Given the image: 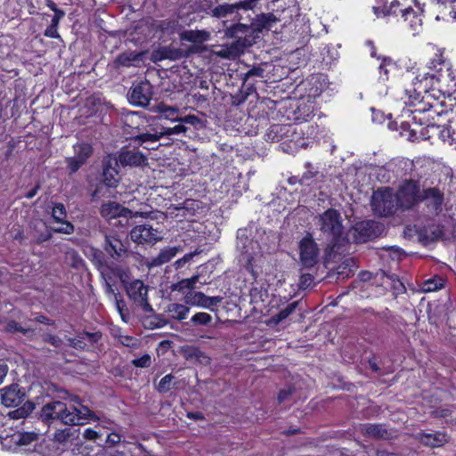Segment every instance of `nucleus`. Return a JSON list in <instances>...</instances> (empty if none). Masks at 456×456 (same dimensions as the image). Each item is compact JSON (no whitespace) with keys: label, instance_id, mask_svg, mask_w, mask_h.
<instances>
[{"label":"nucleus","instance_id":"1","mask_svg":"<svg viewBox=\"0 0 456 456\" xmlns=\"http://www.w3.org/2000/svg\"><path fill=\"white\" fill-rule=\"evenodd\" d=\"M70 402L73 403L53 401L45 404L40 410V419L48 425L59 420L65 426H82L98 419L94 411L81 404L77 396L71 397Z\"/></svg>","mask_w":456,"mask_h":456},{"label":"nucleus","instance_id":"2","mask_svg":"<svg viewBox=\"0 0 456 456\" xmlns=\"http://www.w3.org/2000/svg\"><path fill=\"white\" fill-rule=\"evenodd\" d=\"M316 225L323 233L325 238L333 245L337 243L343 232L342 219L340 213L334 209L329 208L316 217Z\"/></svg>","mask_w":456,"mask_h":456},{"label":"nucleus","instance_id":"3","mask_svg":"<svg viewBox=\"0 0 456 456\" xmlns=\"http://www.w3.org/2000/svg\"><path fill=\"white\" fill-rule=\"evenodd\" d=\"M400 207L396 193L391 188L377 190L371 198V208L379 216H389Z\"/></svg>","mask_w":456,"mask_h":456},{"label":"nucleus","instance_id":"4","mask_svg":"<svg viewBox=\"0 0 456 456\" xmlns=\"http://www.w3.org/2000/svg\"><path fill=\"white\" fill-rule=\"evenodd\" d=\"M127 297L134 305L141 307L145 313H153L148 298L149 287L139 279L123 283Z\"/></svg>","mask_w":456,"mask_h":456},{"label":"nucleus","instance_id":"5","mask_svg":"<svg viewBox=\"0 0 456 456\" xmlns=\"http://www.w3.org/2000/svg\"><path fill=\"white\" fill-rule=\"evenodd\" d=\"M422 187L419 181L405 180L403 182L396 193L400 207L403 209H411L419 204Z\"/></svg>","mask_w":456,"mask_h":456},{"label":"nucleus","instance_id":"6","mask_svg":"<svg viewBox=\"0 0 456 456\" xmlns=\"http://www.w3.org/2000/svg\"><path fill=\"white\" fill-rule=\"evenodd\" d=\"M298 248L299 261L304 268L310 269L318 263L320 248L310 233L299 241Z\"/></svg>","mask_w":456,"mask_h":456},{"label":"nucleus","instance_id":"7","mask_svg":"<svg viewBox=\"0 0 456 456\" xmlns=\"http://www.w3.org/2000/svg\"><path fill=\"white\" fill-rule=\"evenodd\" d=\"M137 120H140L141 122H143L142 118L138 116L135 112L128 113L125 116L124 123L126 126H130L134 130V132L132 133L131 139L134 142H138V144L142 145L146 142H156L159 141V135L156 134H149L147 131L142 129L140 126V122H137Z\"/></svg>","mask_w":456,"mask_h":456},{"label":"nucleus","instance_id":"8","mask_svg":"<svg viewBox=\"0 0 456 456\" xmlns=\"http://www.w3.org/2000/svg\"><path fill=\"white\" fill-rule=\"evenodd\" d=\"M103 250L115 261H122L129 256L127 244L118 234H106L102 245Z\"/></svg>","mask_w":456,"mask_h":456},{"label":"nucleus","instance_id":"9","mask_svg":"<svg viewBox=\"0 0 456 456\" xmlns=\"http://www.w3.org/2000/svg\"><path fill=\"white\" fill-rule=\"evenodd\" d=\"M73 149L74 156L65 159V162L70 174L76 173L82 166H84L94 152L92 145L86 142L76 143L73 146Z\"/></svg>","mask_w":456,"mask_h":456},{"label":"nucleus","instance_id":"10","mask_svg":"<svg viewBox=\"0 0 456 456\" xmlns=\"http://www.w3.org/2000/svg\"><path fill=\"white\" fill-rule=\"evenodd\" d=\"M152 97V86L145 80L133 84L128 93V100L134 106L147 107Z\"/></svg>","mask_w":456,"mask_h":456},{"label":"nucleus","instance_id":"11","mask_svg":"<svg viewBox=\"0 0 456 456\" xmlns=\"http://www.w3.org/2000/svg\"><path fill=\"white\" fill-rule=\"evenodd\" d=\"M383 232L380 224L366 220L358 222L354 227V237L357 242H366L379 237Z\"/></svg>","mask_w":456,"mask_h":456},{"label":"nucleus","instance_id":"12","mask_svg":"<svg viewBox=\"0 0 456 456\" xmlns=\"http://www.w3.org/2000/svg\"><path fill=\"white\" fill-rule=\"evenodd\" d=\"M131 240L138 244H155L161 240V233L149 224H140L134 226L130 232Z\"/></svg>","mask_w":456,"mask_h":456},{"label":"nucleus","instance_id":"13","mask_svg":"<svg viewBox=\"0 0 456 456\" xmlns=\"http://www.w3.org/2000/svg\"><path fill=\"white\" fill-rule=\"evenodd\" d=\"M444 201V191L438 187H422L420 202H424L428 209L435 214H438L443 209Z\"/></svg>","mask_w":456,"mask_h":456},{"label":"nucleus","instance_id":"14","mask_svg":"<svg viewBox=\"0 0 456 456\" xmlns=\"http://www.w3.org/2000/svg\"><path fill=\"white\" fill-rule=\"evenodd\" d=\"M68 426L56 428L51 441L61 450L67 449L79 437V430Z\"/></svg>","mask_w":456,"mask_h":456},{"label":"nucleus","instance_id":"15","mask_svg":"<svg viewBox=\"0 0 456 456\" xmlns=\"http://www.w3.org/2000/svg\"><path fill=\"white\" fill-rule=\"evenodd\" d=\"M120 166L116 155L109 154L102 160L103 182L109 187H116L118 179V167Z\"/></svg>","mask_w":456,"mask_h":456},{"label":"nucleus","instance_id":"16","mask_svg":"<svg viewBox=\"0 0 456 456\" xmlns=\"http://www.w3.org/2000/svg\"><path fill=\"white\" fill-rule=\"evenodd\" d=\"M101 216L108 220L124 216V217H137L142 216L141 212L133 213L130 209L124 208L119 203L115 201H108L103 203L100 208Z\"/></svg>","mask_w":456,"mask_h":456},{"label":"nucleus","instance_id":"17","mask_svg":"<svg viewBox=\"0 0 456 456\" xmlns=\"http://www.w3.org/2000/svg\"><path fill=\"white\" fill-rule=\"evenodd\" d=\"M121 167H141L148 165L147 157L136 150H122L117 156Z\"/></svg>","mask_w":456,"mask_h":456},{"label":"nucleus","instance_id":"18","mask_svg":"<svg viewBox=\"0 0 456 456\" xmlns=\"http://www.w3.org/2000/svg\"><path fill=\"white\" fill-rule=\"evenodd\" d=\"M97 271L104 281H116V279L118 278L122 283H125L128 278L127 273L124 268L108 260Z\"/></svg>","mask_w":456,"mask_h":456},{"label":"nucleus","instance_id":"19","mask_svg":"<svg viewBox=\"0 0 456 456\" xmlns=\"http://www.w3.org/2000/svg\"><path fill=\"white\" fill-rule=\"evenodd\" d=\"M1 392V402L5 407H16L25 399V393L18 385L6 387Z\"/></svg>","mask_w":456,"mask_h":456},{"label":"nucleus","instance_id":"20","mask_svg":"<svg viewBox=\"0 0 456 456\" xmlns=\"http://www.w3.org/2000/svg\"><path fill=\"white\" fill-rule=\"evenodd\" d=\"M361 432L372 439L389 440L396 436L394 430L387 428L382 424H364L361 427Z\"/></svg>","mask_w":456,"mask_h":456},{"label":"nucleus","instance_id":"21","mask_svg":"<svg viewBox=\"0 0 456 456\" xmlns=\"http://www.w3.org/2000/svg\"><path fill=\"white\" fill-rule=\"evenodd\" d=\"M278 20L279 19L271 12L256 15L250 24L256 39L259 38L264 29H270Z\"/></svg>","mask_w":456,"mask_h":456},{"label":"nucleus","instance_id":"22","mask_svg":"<svg viewBox=\"0 0 456 456\" xmlns=\"http://www.w3.org/2000/svg\"><path fill=\"white\" fill-rule=\"evenodd\" d=\"M253 45V39L243 38L241 40H235L231 44L225 45V48L222 49L220 55L228 59H235L244 53L245 49Z\"/></svg>","mask_w":456,"mask_h":456},{"label":"nucleus","instance_id":"23","mask_svg":"<svg viewBox=\"0 0 456 456\" xmlns=\"http://www.w3.org/2000/svg\"><path fill=\"white\" fill-rule=\"evenodd\" d=\"M252 28L250 25H246L242 23H237L234 25H232L231 27H228L224 30V36L226 37L230 38H235V40H241L243 38H252L253 39V45L256 44V39L254 36V33H252Z\"/></svg>","mask_w":456,"mask_h":456},{"label":"nucleus","instance_id":"24","mask_svg":"<svg viewBox=\"0 0 456 456\" xmlns=\"http://www.w3.org/2000/svg\"><path fill=\"white\" fill-rule=\"evenodd\" d=\"M182 250L181 247H168L160 250L159 255L145 262V265L151 269L168 263L178 252Z\"/></svg>","mask_w":456,"mask_h":456},{"label":"nucleus","instance_id":"25","mask_svg":"<svg viewBox=\"0 0 456 456\" xmlns=\"http://www.w3.org/2000/svg\"><path fill=\"white\" fill-rule=\"evenodd\" d=\"M418 438L422 444L431 448L441 447L449 442V436L444 432L419 433Z\"/></svg>","mask_w":456,"mask_h":456},{"label":"nucleus","instance_id":"26","mask_svg":"<svg viewBox=\"0 0 456 456\" xmlns=\"http://www.w3.org/2000/svg\"><path fill=\"white\" fill-rule=\"evenodd\" d=\"M181 353L187 361L196 362L203 365H208L210 363V358L194 346H183Z\"/></svg>","mask_w":456,"mask_h":456},{"label":"nucleus","instance_id":"27","mask_svg":"<svg viewBox=\"0 0 456 456\" xmlns=\"http://www.w3.org/2000/svg\"><path fill=\"white\" fill-rule=\"evenodd\" d=\"M402 17L409 26L410 32L413 35L419 32L422 27V20L416 14L411 7L401 10Z\"/></svg>","mask_w":456,"mask_h":456},{"label":"nucleus","instance_id":"28","mask_svg":"<svg viewBox=\"0 0 456 456\" xmlns=\"http://www.w3.org/2000/svg\"><path fill=\"white\" fill-rule=\"evenodd\" d=\"M167 311L173 319L181 322L186 319L190 308L186 305L172 303L167 305Z\"/></svg>","mask_w":456,"mask_h":456},{"label":"nucleus","instance_id":"29","mask_svg":"<svg viewBox=\"0 0 456 456\" xmlns=\"http://www.w3.org/2000/svg\"><path fill=\"white\" fill-rule=\"evenodd\" d=\"M182 40L192 43H203L209 37V33L205 30H185L180 36Z\"/></svg>","mask_w":456,"mask_h":456},{"label":"nucleus","instance_id":"30","mask_svg":"<svg viewBox=\"0 0 456 456\" xmlns=\"http://www.w3.org/2000/svg\"><path fill=\"white\" fill-rule=\"evenodd\" d=\"M141 57L142 53H136L132 51L125 52L116 58L115 64L117 66L130 67L134 61H139Z\"/></svg>","mask_w":456,"mask_h":456},{"label":"nucleus","instance_id":"31","mask_svg":"<svg viewBox=\"0 0 456 456\" xmlns=\"http://www.w3.org/2000/svg\"><path fill=\"white\" fill-rule=\"evenodd\" d=\"M254 241L244 232H239L237 234V249L245 255L250 256V249L253 248Z\"/></svg>","mask_w":456,"mask_h":456},{"label":"nucleus","instance_id":"32","mask_svg":"<svg viewBox=\"0 0 456 456\" xmlns=\"http://www.w3.org/2000/svg\"><path fill=\"white\" fill-rule=\"evenodd\" d=\"M206 295L200 291H188L184 296V303L189 305H197L204 308Z\"/></svg>","mask_w":456,"mask_h":456},{"label":"nucleus","instance_id":"33","mask_svg":"<svg viewBox=\"0 0 456 456\" xmlns=\"http://www.w3.org/2000/svg\"><path fill=\"white\" fill-rule=\"evenodd\" d=\"M240 10L239 7V4H223L212 10V15L216 18H223L227 16L228 14H232L235 12Z\"/></svg>","mask_w":456,"mask_h":456},{"label":"nucleus","instance_id":"34","mask_svg":"<svg viewBox=\"0 0 456 456\" xmlns=\"http://www.w3.org/2000/svg\"><path fill=\"white\" fill-rule=\"evenodd\" d=\"M87 257L96 269L107 261L104 252L94 247L89 248Z\"/></svg>","mask_w":456,"mask_h":456},{"label":"nucleus","instance_id":"35","mask_svg":"<svg viewBox=\"0 0 456 456\" xmlns=\"http://www.w3.org/2000/svg\"><path fill=\"white\" fill-rule=\"evenodd\" d=\"M297 305V301L290 303L285 308L281 309L277 314L273 315L271 318V322L278 324L286 320L292 313L295 312Z\"/></svg>","mask_w":456,"mask_h":456},{"label":"nucleus","instance_id":"36","mask_svg":"<svg viewBox=\"0 0 456 456\" xmlns=\"http://www.w3.org/2000/svg\"><path fill=\"white\" fill-rule=\"evenodd\" d=\"M38 439V434L36 432L18 433L13 436V440L18 445H28Z\"/></svg>","mask_w":456,"mask_h":456},{"label":"nucleus","instance_id":"37","mask_svg":"<svg viewBox=\"0 0 456 456\" xmlns=\"http://www.w3.org/2000/svg\"><path fill=\"white\" fill-rule=\"evenodd\" d=\"M35 409V404L30 402H25L20 408L10 412V416L13 419H22L28 416Z\"/></svg>","mask_w":456,"mask_h":456},{"label":"nucleus","instance_id":"38","mask_svg":"<svg viewBox=\"0 0 456 456\" xmlns=\"http://www.w3.org/2000/svg\"><path fill=\"white\" fill-rule=\"evenodd\" d=\"M66 261L70 266L79 269L84 266L85 263L79 254L74 249H69L65 253Z\"/></svg>","mask_w":456,"mask_h":456},{"label":"nucleus","instance_id":"39","mask_svg":"<svg viewBox=\"0 0 456 456\" xmlns=\"http://www.w3.org/2000/svg\"><path fill=\"white\" fill-rule=\"evenodd\" d=\"M195 204H196L195 200H186L181 205L174 207V209L182 212V214H177L176 216H181L186 218L188 215L193 216L194 209H195V208H194Z\"/></svg>","mask_w":456,"mask_h":456},{"label":"nucleus","instance_id":"40","mask_svg":"<svg viewBox=\"0 0 456 456\" xmlns=\"http://www.w3.org/2000/svg\"><path fill=\"white\" fill-rule=\"evenodd\" d=\"M159 53L160 54V59H168L172 61L178 60L182 57L183 53L180 49H175L170 47L162 48Z\"/></svg>","mask_w":456,"mask_h":456},{"label":"nucleus","instance_id":"41","mask_svg":"<svg viewBox=\"0 0 456 456\" xmlns=\"http://www.w3.org/2000/svg\"><path fill=\"white\" fill-rule=\"evenodd\" d=\"M52 216L57 223L66 220L67 211L65 206L62 203H55L52 209Z\"/></svg>","mask_w":456,"mask_h":456},{"label":"nucleus","instance_id":"42","mask_svg":"<svg viewBox=\"0 0 456 456\" xmlns=\"http://www.w3.org/2000/svg\"><path fill=\"white\" fill-rule=\"evenodd\" d=\"M175 377L172 374H167L164 376L157 386V390L161 393H167L172 388V384Z\"/></svg>","mask_w":456,"mask_h":456},{"label":"nucleus","instance_id":"43","mask_svg":"<svg viewBox=\"0 0 456 456\" xmlns=\"http://www.w3.org/2000/svg\"><path fill=\"white\" fill-rule=\"evenodd\" d=\"M191 322L194 325H208L212 322V316L207 313L200 312L195 314Z\"/></svg>","mask_w":456,"mask_h":456},{"label":"nucleus","instance_id":"44","mask_svg":"<svg viewBox=\"0 0 456 456\" xmlns=\"http://www.w3.org/2000/svg\"><path fill=\"white\" fill-rule=\"evenodd\" d=\"M159 111L165 117V118L170 119L172 121H176L178 118H175V115L178 113V109L175 107H170L165 104H161L158 107Z\"/></svg>","mask_w":456,"mask_h":456},{"label":"nucleus","instance_id":"45","mask_svg":"<svg viewBox=\"0 0 456 456\" xmlns=\"http://www.w3.org/2000/svg\"><path fill=\"white\" fill-rule=\"evenodd\" d=\"M163 131V137L170 136L174 134H185L188 130V128L183 126L182 123L175 126L174 127H165L161 128Z\"/></svg>","mask_w":456,"mask_h":456},{"label":"nucleus","instance_id":"46","mask_svg":"<svg viewBox=\"0 0 456 456\" xmlns=\"http://www.w3.org/2000/svg\"><path fill=\"white\" fill-rule=\"evenodd\" d=\"M265 69L260 66H254L243 76V85H246L252 77H264Z\"/></svg>","mask_w":456,"mask_h":456},{"label":"nucleus","instance_id":"47","mask_svg":"<svg viewBox=\"0 0 456 456\" xmlns=\"http://www.w3.org/2000/svg\"><path fill=\"white\" fill-rule=\"evenodd\" d=\"M67 340L69 346L75 349L84 350L86 347L85 335L83 334H79L76 338H69Z\"/></svg>","mask_w":456,"mask_h":456},{"label":"nucleus","instance_id":"48","mask_svg":"<svg viewBox=\"0 0 456 456\" xmlns=\"http://www.w3.org/2000/svg\"><path fill=\"white\" fill-rule=\"evenodd\" d=\"M119 297H120L119 294H115L116 308H117L118 314H120L122 320L125 322H127V314H126L127 307H126V302Z\"/></svg>","mask_w":456,"mask_h":456},{"label":"nucleus","instance_id":"49","mask_svg":"<svg viewBox=\"0 0 456 456\" xmlns=\"http://www.w3.org/2000/svg\"><path fill=\"white\" fill-rule=\"evenodd\" d=\"M170 289L172 291H179L182 293H184L185 289H188L189 291H192L193 289L190 286V281L186 279H183L182 281L174 283L170 286Z\"/></svg>","mask_w":456,"mask_h":456},{"label":"nucleus","instance_id":"50","mask_svg":"<svg viewBox=\"0 0 456 456\" xmlns=\"http://www.w3.org/2000/svg\"><path fill=\"white\" fill-rule=\"evenodd\" d=\"M294 391H295V389L291 387H289L286 389L281 390L278 395V397H277L278 403H283L289 402L292 398Z\"/></svg>","mask_w":456,"mask_h":456},{"label":"nucleus","instance_id":"51","mask_svg":"<svg viewBox=\"0 0 456 456\" xmlns=\"http://www.w3.org/2000/svg\"><path fill=\"white\" fill-rule=\"evenodd\" d=\"M175 120L182 124H190L193 126H198L199 125L202 124L201 119L195 115H187L184 117H181Z\"/></svg>","mask_w":456,"mask_h":456},{"label":"nucleus","instance_id":"52","mask_svg":"<svg viewBox=\"0 0 456 456\" xmlns=\"http://www.w3.org/2000/svg\"><path fill=\"white\" fill-rule=\"evenodd\" d=\"M60 224H61V226L55 228V232L64 234H72L74 232V225L70 222L64 220L63 222H60Z\"/></svg>","mask_w":456,"mask_h":456},{"label":"nucleus","instance_id":"53","mask_svg":"<svg viewBox=\"0 0 456 456\" xmlns=\"http://www.w3.org/2000/svg\"><path fill=\"white\" fill-rule=\"evenodd\" d=\"M43 341L51 344L54 347H61L63 343L61 338L52 334L43 335Z\"/></svg>","mask_w":456,"mask_h":456},{"label":"nucleus","instance_id":"54","mask_svg":"<svg viewBox=\"0 0 456 456\" xmlns=\"http://www.w3.org/2000/svg\"><path fill=\"white\" fill-rule=\"evenodd\" d=\"M223 299H224V297L221 296L208 297L206 295V299H205L206 306H204V308L213 311L214 310L213 306L221 303L223 301Z\"/></svg>","mask_w":456,"mask_h":456},{"label":"nucleus","instance_id":"55","mask_svg":"<svg viewBox=\"0 0 456 456\" xmlns=\"http://www.w3.org/2000/svg\"><path fill=\"white\" fill-rule=\"evenodd\" d=\"M175 26H176L175 22L170 21V20H162L158 25V27L159 28L160 30H162L163 32L168 33V34L174 33V31L175 29Z\"/></svg>","mask_w":456,"mask_h":456},{"label":"nucleus","instance_id":"56","mask_svg":"<svg viewBox=\"0 0 456 456\" xmlns=\"http://www.w3.org/2000/svg\"><path fill=\"white\" fill-rule=\"evenodd\" d=\"M442 286H443V282H442L441 279H438V281L430 279L425 282L424 290L425 291H434V290L440 289Z\"/></svg>","mask_w":456,"mask_h":456},{"label":"nucleus","instance_id":"57","mask_svg":"<svg viewBox=\"0 0 456 456\" xmlns=\"http://www.w3.org/2000/svg\"><path fill=\"white\" fill-rule=\"evenodd\" d=\"M133 364L135 367L145 368L151 364V356L149 354H143L142 357L134 359Z\"/></svg>","mask_w":456,"mask_h":456},{"label":"nucleus","instance_id":"58","mask_svg":"<svg viewBox=\"0 0 456 456\" xmlns=\"http://www.w3.org/2000/svg\"><path fill=\"white\" fill-rule=\"evenodd\" d=\"M313 281H314V277L312 274H309V273L302 274L300 276L299 288L302 289H306L307 288H309L311 286Z\"/></svg>","mask_w":456,"mask_h":456},{"label":"nucleus","instance_id":"59","mask_svg":"<svg viewBox=\"0 0 456 456\" xmlns=\"http://www.w3.org/2000/svg\"><path fill=\"white\" fill-rule=\"evenodd\" d=\"M198 252H191L184 255L182 258L176 260L175 262V267L176 269L182 268L186 263L190 262L194 256H196Z\"/></svg>","mask_w":456,"mask_h":456},{"label":"nucleus","instance_id":"60","mask_svg":"<svg viewBox=\"0 0 456 456\" xmlns=\"http://www.w3.org/2000/svg\"><path fill=\"white\" fill-rule=\"evenodd\" d=\"M83 436H84L85 439L93 440V441H94L102 436V435L99 432H97L96 430H94L93 428L85 429Z\"/></svg>","mask_w":456,"mask_h":456},{"label":"nucleus","instance_id":"61","mask_svg":"<svg viewBox=\"0 0 456 456\" xmlns=\"http://www.w3.org/2000/svg\"><path fill=\"white\" fill-rule=\"evenodd\" d=\"M142 129L147 131L149 134H156L159 135V140L163 137V126H149L147 127L142 126Z\"/></svg>","mask_w":456,"mask_h":456},{"label":"nucleus","instance_id":"62","mask_svg":"<svg viewBox=\"0 0 456 456\" xmlns=\"http://www.w3.org/2000/svg\"><path fill=\"white\" fill-rule=\"evenodd\" d=\"M100 456H126L125 452L114 448L105 449Z\"/></svg>","mask_w":456,"mask_h":456},{"label":"nucleus","instance_id":"63","mask_svg":"<svg viewBox=\"0 0 456 456\" xmlns=\"http://www.w3.org/2000/svg\"><path fill=\"white\" fill-rule=\"evenodd\" d=\"M45 36L50 38H58L60 37V35L57 31V27L53 25H50L45 30Z\"/></svg>","mask_w":456,"mask_h":456},{"label":"nucleus","instance_id":"64","mask_svg":"<svg viewBox=\"0 0 456 456\" xmlns=\"http://www.w3.org/2000/svg\"><path fill=\"white\" fill-rule=\"evenodd\" d=\"M23 327H21L17 322L11 321L6 325V330L9 332H22Z\"/></svg>","mask_w":456,"mask_h":456}]
</instances>
